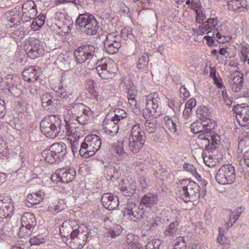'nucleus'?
<instances>
[{
	"label": "nucleus",
	"mask_w": 249,
	"mask_h": 249,
	"mask_svg": "<svg viewBox=\"0 0 249 249\" xmlns=\"http://www.w3.org/2000/svg\"><path fill=\"white\" fill-rule=\"evenodd\" d=\"M98 49L91 45H85L77 48L74 52V55L77 64H84L89 70L93 69L96 65V70L103 79L112 78L117 71V68L114 62L108 60L102 63L99 62Z\"/></svg>",
	"instance_id": "obj_1"
},
{
	"label": "nucleus",
	"mask_w": 249,
	"mask_h": 249,
	"mask_svg": "<svg viewBox=\"0 0 249 249\" xmlns=\"http://www.w3.org/2000/svg\"><path fill=\"white\" fill-rule=\"evenodd\" d=\"M40 126L42 133L49 139L62 135L61 130L64 128L59 117L54 115L45 116L41 121Z\"/></svg>",
	"instance_id": "obj_2"
},
{
	"label": "nucleus",
	"mask_w": 249,
	"mask_h": 249,
	"mask_svg": "<svg viewBox=\"0 0 249 249\" xmlns=\"http://www.w3.org/2000/svg\"><path fill=\"white\" fill-rule=\"evenodd\" d=\"M75 25L88 36L97 34L99 26L95 17L89 13L80 14L77 18Z\"/></svg>",
	"instance_id": "obj_3"
},
{
	"label": "nucleus",
	"mask_w": 249,
	"mask_h": 249,
	"mask_svg": "<svg viewBox=\"0 0 249 249\" xmlns=\"http://www.w3.org/2000/svg\"><path fill=\"white\" fill-rule=\"evenodd\" d=\"M102 142L99 136L92 134L86 136L80 145L79 154L85 158L95 155L101 148Z\"/></svg>",
	"instance_id": "obj_4"
},
{
	"label": "nucleus",
	"mask_w": 249,
	"mask_h": 249,
	"mask_svg": "<svg viewBox=\"0 0 249 249\" xmlns=\"http://www.w3.org/2000/svg\"><path fill=\"white\" fill-rule=\"evenodd\" d=\"M146 110L154 118L160 116L162 112V102L157 92H153L146 96Z\"/></svg>",
	"instance_id": "obj_5"
},
{
	"label": "nucleus",
	"mask_w": 249,
	"mask_h": 249,
	"mask_svg": "<svg viewBox=\"0 0 249 249\" xmlns=\"http://www.w3.org/2000/svg\"><path fill=\"white\" fill-rule=\"evenodd\" d=\"M215 178L217 181L221 184L232 183L235 178L234 167L231 164L222 166L219 169Z\"/></svg>",
	"instance_id": "obj_6"
},
{
	"label": "nucleus",
	"mask_w": 249,
	"mask_h": 249,
	"mask_svg": "<svg viewBox=\"0 0 249 249\" xmlns=\"http://www.w3.org/2000/svg\"><path fill=\"white\" fill-rule=\"evenodd\" d=\"M124 219L131 221H137L144 216V210L136 206L133 202H128L125 207L122 210Z\"/></svg>",
	"instance_id": "obj_7"
},
{
	"label": "nucleus",
	"mask_w": 249,
	"mask_h": 249,
	"mask_svg": "<svg viewBox=\"0 0 249 249\" xmlns=\"http://www.w3.org/2000/svg\"><path fill=\"white\" fill-rule=\"evenodd\" d=\"M89 232L88 230L84 231L78 229L77 231H74L70 237L69 246L71 249H81L85 245L88 238Z\"/></svg>",
	"instance_id": "obj_8"
},
{
	"label": "nucleus",
	"mask_w": 249,
	"mask_h": 249,
	"mask_svg": "<svg viewBox=\"0 0 249 249\" xmlns=\"http://www.w3.org/2000/svg\"><path fill=\"white\" fill-rule=\"evenodd\" d=\"M236 114V118L244 131L249 129V107L237 105L233 109Z\"/></svg>",
	"instance_id": "obj_9"
},
{
	"label": "nucleus",
	"mask_w": 249,
	"mask_h": 249,
	"mask_svg": "<svg viewBox=\"0 0 249 249\" xmlns=\"http://www.w3.org/2000/svg\"><path fill=\"white\" fill-rule=\"evenodd\" d=\"M206 22L211 31H213V34L215 35L217 42L220 43H224L231 41V36H225L220 32L221 31L218 26V20L217 18H209L206 20Z\"/></svg>",
	"instance_id": "obj_10"
},
{
	"label": "nucleus",
	"mask_w": 249,
	"mask_h": 249,
	"mask_svg": "<svg viewBox=\"0 0 249 249\" xmlns=\"http://www.w3.org/2000/svg\"><path fill=\"white\" fill-rule=\"evenodd\" d=\"M120 38L119 36L108 34L104 42V46L107 53L110 54H114L118 52L121 45Z\"/></svg>",
	"instance_id": "obj_11"
},
{
	"label": "nucleus",
	"mask_w": 249,
	"mask_h": 249,
	"mask_svg": "<svg viewBox=\"0 0 249 249\" xmlns=\"http://www.w3.org/2000/svg\"><path fill=\"white\" fill-rule=\"evenodd\" d=\"M11 199L8 197L0 196V217H6L11 214L14 210V206Z\"/></svg>",
	"instance_id": "obj_12"
},
{
	"label": "nucleus",
	"mask_w": 249,
	"mask_h": 249,
	"mask_svg": "<svg viewBox=\"0 0 249 249\" xmlns=\"http://www.w3.org/2000/svg\"><path fill=\"white\" fill-rule=\"evenodd\" d=\"M231 81L230 87L233 92H239L243 87L244 78L243 74L239 71H235L230 75Z\"/></svg>",
	"instance_id": "obj_13"
},
{
	"label": "nucleus",
	"mask_w": 249,
	"mask_h": 249,
	"mask_svg": "<svg viewBox=\"0 0 249 249\" xmlns=\"http://www.w3.org/2000/svg\"><path fill=\"white\" fill-rule=\"evenodd\" d=\"M65 106L66 109L71 111V113L75 117L82 113L87 114L91 113L90 108L83 104L73 102L67 104Z\"/></svg>",
	"instance_id": "obj_14"
},
{
	"label": "nucleus",
	"mask_w": 249,
	"mask_h": 249,
	"mask_svg": "<svg viewBox=\"0 0 249 249\" xmlns=\"http://www.w3.org/2000/svg\"><path fill=\"white\" fill-rule=\"evenodd\" d=\"M27 50H28V56L33 59L42 55L44 51L42 45L40 44L39 40H37L30 41L27 47Z\"/></svg>",
	"instance_id": "obj_15"
},
{
	"label": "nucleus",
	"mask_w": 249,
	"mask_h": 249,
	"mask_svg": "<svg viewBox=\"0 0 249 249\" xmlns=\"http://www.w3.org/2000/svg\"><path fill=\"white\" fill-rule=\"evenodd\" d=\"M79 228V226L75 221H65L60 228V234L61 236L68 237L69 235L71 236L74 231H77Z\"/></svg>",
	"instance_id": "obj_16"
},
{
	"label": "nucleus",
	"mask_w": 249,
	"mask_h": 249,
	"mask_svg": "<svg viewBox=\"0 0 249 249\" xmlns=\"http://www.w3.org/2000/svg\"><path fill=\"white\" fill-rule=\"evenodd\" d=\"M101 201L104 207L109 210H114L119 206V201L118 197L111 194H104L102 196Z\"/></svg>",
	"instance_id": "obj_17"
},
{
	"label": "nucleus",
	"mask_w": 249,
	"mask_h": 249,
	"mask_svg": "<svg viewBox=\"0 0 249 249\" xmlns=\"http://www.w3.org/2000/svg\"><path fill=\"white\" fill-rule=\"evenodd\" d=\"M44 196L45 193L42 190L33 192L27 196L25 203L28 207H32L40 203L43 200Z\"/></svg>",
	"instance_id": "obj_18"
},
{
	"label": "nucleus",
	"mask_w": 249,
	"mask_h": 249,
	"mask_svg": "<svg viewBox=\"0 0 249 249\" xmlns=\"http://www.w3.org/2000/svg\"><path fill=\"white\" fill-rule=\"evenodd\" d=\"M96 83L93 80L88 79L85 83V88L90 93L92 99L95 100L97 103L102 102L104 99V97L100 95L97 91V87L95 86Z\"/></svg>",
	"instance_id": "obj_19"
},
{
	"label": "nucleus",
	"mask_w": 249,
	"mask_h": 249,
	"mask_svg": "<svg viewBox=\"0 0 249 249\" xmlns=\"http://www.w3.org/2000/svg\"><path fill=\"white\" fill-rule=\"evenodd\" d=\"M40 74L39 70L34 66L26 68L22 72L24 80L29 82H35L37 81Z\"/></svg>",
	"instance_id": "obj_20"
},
{
	"label": "nucleus",
	"mask_w": 249,
	"mask_h": 249,
	"mask_svg": "<svg viewBox=\"0 0 249 249\" xmlns=\"http://www.w3.org/2000/svg\"><path fill=\"white\" fill-rule=\"evenodd\" d=\"M103 126L105 132L107 135L114 136L118 132V123L113 120H105L103 122Z\"/></svg>",
	"instance_id": "obj_21"
},
{
	"label": "nucleus",
	"mask_w": 249,
	"mask_h": 249,
	"mask_svg": "<svg viewBox=\"0 0 249 249\" xmlns=\"http://www.w3.org/2000/svg\"><path fill=\"white\" fill-rule=\"evenodd\" d=\"M5 14L7 20L11 23H14V26L15 25L18 26L19 25V20L20 19L19 17L20 7H16L10 11L6 12Z\"/></svg>",
	"instance_id": "obj_22"
},
{
	"label": "nucleus",
	"mask_w": 249,
	"mask_h": 249,
	"mask_svg": "<svg viewBox=\"0 0 249 249\" xmlns=\"http://www.w3.org/2000/svg\"><path fill=\"white\" fill-rule=\"evenodd\" d=\"M61 175V183H68L72 181L76 175V172L74 169L61 168L59 169Z\"/></svg>",
	"instance_id": "obj_23"
},
{
	"label": "nucleus",
	"mask_w": 249,
	"mask_h": 249,
	"mask_svg": "<svg viewBox=\"0 0 249 249\" xmlns=\"http://www.w3.org/2000/svg\"><path fill=\"white\" fill-rule=\"evenodd\" d=\"M130 124L132 125L130 136L129 138H133L135 140L145 141L144 133L140 128V124H135V122L133 120L129 121Z\"/></svg>",
	"instance_id": "obj_24"
},
{
	"label": "nucleus",
	"mask_w": 249,
	"mask_h": 249,
	"mask_svg": "<svg viewBox=\"0 0 249 249\" xmlns=\"http://www.w3.org/2000/svg\"><path fill=\"white\" fill-rule=\"evenodd\" d=\"M63 125L64 128L63 130H61L62 135L65 133L67 136L74 138L79 137V128L76 127L74 124H69L68 122L65 120L63 123Z\"/></svg>",
	"instance_id": "obj_25"
},
{
	"label": "nucleus",
	"mask_w": 249,
	"mask_h": 249,
	"mask_svg": "<svg viewBox=\"0 0 249 249\" xmlns=\"http://www.w3.org/2000/svg\"><path fill=\"white\" fill-rule=\"evenodd\" d=\"M199 118L202 121L203 132L212 133L213 132V129L216 126V122L212 119L204 117V115H200Z\"/></svg>",
	"instance_id": "obj_26"
},
{
	"label": "nucleus",
	"mask_w": 249,
	"mask_h": 249,
	"mask_svg": "<svg viewBox=\"0 0 249 249\" xmlns=\"http://www.w3.org/2000/svg\"><path fill=\"white\" fill-rule=\"evenodd\" d=\"M21 224L27 228L34 229L36 224V218L35 215L31 213H25L21 217Z\"/></svg>",
	"instance_id": "obj_27"
},
{
	"label": "nucleus",
	"mask_w": 249,
	"mask_h": 249,
	"mask_svg": "<svg viewBox=\"0 0 249 249\" xmlns=\"http://www.w3.org/2000/svg\"><path fill=\"white\" fill-rule=\"evenodd\" d=\"M141 201L146 207L151 208L158 203V195L150 192L148 193L143 196Z\"/></svg>",
	"instance_id": "obj_28"
},
{
	"label": "nucleus",
	"mask_w": 249,
	"mask_h": 249,
	"mask_svg": "<svg viewBox=\"0 0 249 249\" xmlns=\"http://www.w3.org/2000/svg\"><path fill=\"white\" fill-rule=\"evenodd\" d=\"M53 152V153L56 154V156L61 161L66 154V146L64 143H55L50 147Z\"/></svg>",
	"instance_id": "obj_29"
},
{
	"label": "nucleus",
	"mask_w": 249,
	"mask_h": 249,
	"mask_svg": "<svg viewBox=\"0 0 249 249\" xmlns=\"http://www.w3.org/2000/svg\"><path fill=\"white\" fill-rule=\"evenodd\" d=\"M128 147L130 151L133 153H137L142 149L145 141L129 138Z\"/></svg>",
	"instance_id": "obj_30"
},
{
	"label": "nucleus",
	"mask_w": 249,
	"mask_h": 249,
	"mask_svg": "<svg viewBox=\"0 0 249 249\" xmlns=\"http://www.w3.org/2000/svg\"><path fill=\"white\" fill-rule=\"evenodd\" d=\"M164 121L166 127L171 132L174 134L176 133L177 130V124H178L177 118L166 116L164 117Z\"/></svg>",
	"instance_id": "obj_31"
},
{
	"label": "nucleus",
	"mask_w": 249,
	"mask_h": 249,
	"mask_svg": "<svg viewBox=\"0 0 249 249\" xmlns=\"http://www.w3.org/2000/svg\"><path fill=\"white\" fill-rule=\"evenodd\" d=\"M53 151L49 149H46L42 152V157L45 160L50 163H54L56 162H59L60 160L56 156V154H53Z\"/></svg>",
	"instance_id": "obj_32"
},
{
	"label": "nucleus",
	"mask_w": 249,
	"mask_h": 249,
	"mask_svg": "<svg viewBox=\"0 0 249 249\" xmlns=\"http://www.w3.org/2000/svg\"><path fill=\"white\" fill-rule=\"evenodd\" d=\"M42 105L45 110H49L53 106V97L48 92L43 93L41 97Z\"/></svg>",
	"instance_id": "obj_33"
},
{
	"label": "nucleus",
	"mask_w": 249,
	"mask_h": 249,
	"mask_svg": "<svg viewBox=\"0 0 249 249\" xmlns=\"http://www.w3.org/2000/svg\"><path fill=\"white\" fill-rule=\"evenodd\" d=\"M178 231V224L177 223H171L169 226L166 227L164 231V234L166 236L173 237L177 235Z\"/></svg>",
	"instance_id": "obj_34"
},
{
	"label": "nucleus",
	"mask_w": 249,
	"mask_h": 249,
	"mask_svg": "<svg viewBox=\"0 0 249 249\" xmlns=\"http://www.w3.org/2000/svg\"><path fill=\"white\" fill-rule=\"evenodd\" d=\"M149 61V55L148 54L145 53L142 55L138 60L137 62V67L140 70L145 69L148 65Z\"/></svg>",
	"instance_id": "obj_35"
},
{
	"label": "nucleus",
	"mask_w": 249,
	"mask_h": 249,
	"mask_svg": "<svg viewBox=\"0 0 249 249\" xmlns=\"http://www.w3.org/2000/svg\"><path fill=\"white\" fill-rule=\"evenodd\" d=\"M104 173L107 175V179H111L113 178H116L119 177L118 170L112 166L106 167Z\"/></svg>",
	"instance_id": "obj_36"
},
{
	"label": "nucleus",
	"mask_w": 249,
	"mask_h": 249,
	"mask_svg": "<svg viewBox=\"0 0 249 249\" xmlns=\"http://www.w3.org/2000/svg\"><path fill=\"white\" fill-rule=\"evenodd\" d=\"M127 113L123 109L117 108L114 111V116L112 119L113 121L121 123V121L127 117Z\"/></svg>",
	"instance_id": "obj_37"
},
{
	"label": "nucleus",
	"mask_w": 249,
	"mask_h": 249,
	"mask_svg": "<svg viewBox=\"0 0 249 249\" xmlns=\"http://www.w3.org/2000/svg\"><path fill=\"white\" fill-rule=\"evenodd\" d=\"M209 136H210V147H209V150L212 149H214L217 147L220 141V136L214 132L210 133Z\"/></svg>",
	"instance_id": "obj_38"
},
{
	"label": "nucleus",
	"mask_w": 249,
	"mask_h": 249,
	"mask_svg": "<svg viewBox=\"0 0 249 249\" xmlns=\"http://www.w3.org/2000/svg\"><path fill=\"white\" fill-rule=\"evenodd\" d=\"M193 189V188H189V191L188 188H183L184 196H183V199L184 202H192L194 198V195H195Z\"/></svg>",
	"instance_id": "obj_39"
},
{
	"label": "nucleus",
	"mask_w": 249,
	"mask_h": 249,
	"mask_svg": "<svg viewBox=\"0 0 249 249\" xmlns=\"http://www.w3.org/2000/svg\"><path fill=\"white\" fill-rule=\"evenodd\" d=\"M240 2L238 0H231L228 2V9L235 12L240 13Z\"/></svg>",
	"instance_id": "obj_40"
},
{
	"label": "nucleus",
	"mask_w": 249,
	"mask_h": 249,
	"mask_svg": "<svg viewBox=\"0 0 249 249\" xmlns=\"http://www.w3.org/2000/svg\"><path fill=\"white\" fill-rule=\"evenodd\" d=\"M123 231L122 227L119 225H115L108 230V234L112 238L120 235Z\"/></svg>",
	"instance_id": "obj_41"
},
{
	"label": "nucleus",
	"mask_w": 249,
	"mask_h": 249,
	"mask_svg": "<svg viewBox=\"0 0 249 249\" xmlns=\"http://www.w3.org/2000/svg\"><path fill=\"white\" fill-rule=\"evenodd\" d=\"M174 249H187L186 242L184 237L177 238L174 244Z\"/></svg>",
	"instance_id": "obj_42"
},
{
	"label": "nucleus",
	"mask_w": 249,
	"mask_h": 249,
	"mask_svg": "<svg viewBox=\"0 0 249 249\" xmlns=\"http://www.w3.org/2000/svg\"><path fill=\"white\" fill-rule=\"evenodd\" d=\"M198 133L199 134L198 135L199 139L203 140L206 144L205 150L209 151V147H210V136H209L210 133L205 132H199Z\"/></svg>",
	"instance_id": "obj_43"
},
{
	"label": "nucleus",
	"mask_w": 249,
	"mask_h": 249,
	"mask_svg": "<svg viewBox=\"0 0 249 249\" xmlns=\"http://www.w3.org/2000/svg\"><path fill=\"white\" fill-rule=\"evenodd\" d=\"M202 124V121L200 119L199 121L194 122L191 125V129L192 132L194 134H197L199 132H203Z\"/></svg>",
	"instance_id": "obj_44"
},
{
	"label": "nucleus",
	"mask_w": 249,
	"mask_h": 249,
	"mask_svg": "<svg viewBox=\"0 0 249 249\" xmlns=\"http://www.w3.org/2000/svg\"><path fill=\"white\" fill-rule=\"evenodd\" d=\"M145 127L147 131L149 133H154L157 130V124L155 120H146Z\"/></svg>",
	"instance_id": "obj_45"
},
{
	"label": "nucleus",
	"mask_w": 249,
	"mask_h": 249,
	"mask_svg": "<svg viewBox=\"0 0 249 249\" xmlns=\"http://www.w3.org/2000/svg\"><path fill=\"white\" fill-rule=\"evenodd\" d=\"M45 236L43 234H38L37 235L30 238V242L32 245H38L45 242Z\"/></svg>",
	"instance_id": "obj_46"
},
{
	"label": "nucleus",
	"mask_w": 249,
	"mask_h": 249,
	"mask_svg": "<svg viewBox=\"0 0 249 249\" xmlns=\"http://www.w3.org/2000/svg\"><path fill=\"white\" fill-rule=\"evenodd\" d=\"M33 229L27 228L25 226H22L20 228L18 233V236L20 238H26L29 236L32 233Z\"/></svg>",
	"instance_id": "obj_47"
},
{
	"label": "nucleus",
	"mask_w": 249,
	"mask_h": 249,
	"mask_svg": "<svg viewBox=\"0 0 249 249\" xmlns=\"http://www.w3.org/2000/svg\"><path fill=\"white\" fill-rule=\"evenodd\" d=\"M128 103L132 109L133 112L136 115H138L141 113L140 108L137 107V104L135 98H127Z\"/></svg>",
	"instance_id": "obj_48"
},
{
	"label": "nucleus",
	"mask_w": 249,
	"mask_h": 249,
	"mask_svg": "<svg viewBox=\"0 0 249 249\" xmlns=\"http://www.w3.org/2000/svg\"><path fill=\"white\" fill-rule=\"evenodd\" d=\"M91 114L90 113H88L87 114H81V115H79L76 116V120L78 121L79 124L81 125H86L88 123V121L89 118V116Z\"/></svg>",
	"instance_id": "obj_49"
},
{
	"label": "nucleus",
	"mask_w": 249,
	"mask_h": 249,
	"mask_svg": "<svg viewBox=\"0 0 249 249\" xmlns=\"http://www.w3.org/2000/svg\"><path fill=\"white\" fill-rule=\"evenodd\" d=\"M183 167L184 169L190 172L192 175H195L196 178H197L198 176V178H201V176L197 174L195 167L193 164L185 163L183 164Z\"/></svg>",
	"instance_id": "obj_50"
},
{
	"label": "nucleus",
	"mask_w": 249,
	"mask_h": 249,
	"mask_svg": "<svg viewBox=\"0 0 249 249\" xmlns=\"http://www.w3.org/2000/svg\"><path fill=\"white\" fill-rule=\"evenodd\" d=\"M219 235L217 238V242L221 245L228 244V240L224 235V231L222 228H218Z\"/></svg>",
	"instance_id": "obj_51"
},
{
	"label": "nucleus",
	"mask_w": 249,
	"mask_h": 249,
	"mask_svg": "<svg viewBox=\"0 0 249 249\" xmlns=\"http://www.w3.org/2000/svg\"><path fill=\"white\" fill-rule=\"evenodd\" d=\"M124 142H118L114 146V149L116 152L120 156L124 155L126 153L125 150L124 148Z\"/></svg>",
	"instance_id": "obj_52"
},
{
	"label": "nucleus",
	"mask_w": 249,
	"mask_h": 249,
	"mask_svg": "<svg viewBox=\"0 0 249 249\" xmlns=\"http://www.w3.org/2000/svg\"><path fill=\"white\" fill-rule=\"evenodd\" d=\"M196 21L197 23L202 24L204 22V20L206 19L205 15L202 12L201 10H196Z\"/></svg>",
	"instance_id": "obj_53"
},
{
	"label": "nucleus",
	"mask_w": 249,
	"mask_h": 249,
	"mask_svg": "<svg viewBox=\"0 0 249 249\" xmlns=\"http://www.w3.org/2000/svg\"><path fill=\"white\" fill-rule=\"evenodd\" d=\"M43 25V21L39 20V18H35L33 20L31 25V28L34 31L38 30Z\"/></svg>",
	"instance_id": "obj_54"
},
{
	"label": "nucleus",
	"mask_w": 249,
	"mask_h": 249,
	"mask_svg": "<svg viewBox=\"0 0 249 249\" xmlns=\"http://www.w3.org/2000/svg\"><path fill=\"white\" fill-rule=\"evenodd\" d=\"M36 4L32 0H27L24 2L22 4V11H26L30 10L34 7H36Z\"/></svg>",
	"instance_id": "obj_55"
},
{
	"label": "nucleus",
	"mask_w": 249,
	"mask_h": 249,
	"mask_svg": "<svg viewBox=\"0 0 249 249\" xmlns=\"http://www.w3.org/2000/svg\"><path fill=\"white\" fill-rule=\"evenodd\" d=\"M237 219L238 217L235 216V213L233 212L231 213L230 214L229 220L225 224L227 229L231 227Z\"/></svg>",
	"instance_id": "obj_56"
},
{
	"label": "nucleus",
	"mask_w": 249,
	"mask_h": 249,
	"mask_svg": "<svg viewBox=\"0 0 249 249\" xmlns=\"http://www.w3.org/2000/svg\"><path fill=\"white\" fill-rule=\"evenodd\" d=\"M122 194L126 196H132L135 192V189L133 188H121Z\"/></svg>",
	"instance_id": "obj_57"
},
{
	"label": "nucleus",
	"mask_w": 249,
	"mask_h": 249,
	"mask_svg": "<svg viewBox=\"0 0 249 249\" xmlns=\"http://www.w3.org/2000/svg\"><path fill=\"white\" fill-rule=\"evenodd\" d=\"M11 36L15 39L16 38H21L24 37V32L22 31L20 29H18L17 30H12Z\"/></svg>",
	"instance_id": "obj_58"
},
{
	"label": "nucleus",
	"mask_w": 249,
	"mask_h": 249,
	"mask_svg": "<svg viewBox=\"0 0 249 249\" xmlns=\"http://www.w3.org/2000/svg\"><path fill=\"white\" fill-rule=\"evenodd\" d=\"M199 29L201 30L202 36L205 34H209L212 31L210 28V26L208 25L206 21L199 25Z\"/></svg>",
	"instance_id": "obj_59"
},
{
	"label": "nucleus",
	"mask_w": 249,
	"mask_h": 249,
	"mask_svg": "<svg viewBox=\"0 0 249 249\" xmlns=\"http://www.w3.org/2000/svg\"><path fill=\"white\" fill-rule=\"evenodd\" d=\"M61 175L59 173V169L56 171L55 173H54L51 176V180L54 183L58 184V183L61 182Z\"/></svg>",
	"instance_id": "obj_60"
},
{
	"label": "nucleus",
	"mask_w": 249,
	"mask_h": 249,
	"mask_svg": "<svg viewBox=\"0 0 249 249\" xmlns=\"http://www.w3.org/2000/svg\"><path fill=\"white\" fill-rule=\"evenodd\" d=\"M137 94L136 87L133 85L130 86L127 91V98H136Z\"/></svg>",
	"instance_id": "obj_61"
},
{
	"label": "nucleus",
	"mask_w": 249,
	"mask_h": 249,
	"mask_svg": "<svg viewBox=\"0 0 249 249\" xmlns=\"http://www.w3.org/2000/svg\"><path fill=\"white\" fill-rule=\"evenodd\" d=\"M241 12H247L249 10V0H240Z\"/></svg>",
	"instance_id": "obj_62"
},
{
	"label": "nucleus",
	"mask_w": 249,
	"mask_h": 249,
	"mask_svg": "<svg viewBox=\"0 0 249 249\" xmlns=\"http://www.w3.org/2000/svg\"><path fill=\"white\" fill-rule=\"evenodd\" d=\"M160 222L159 218L158 217H153L149 219L147 222L148 226H149L150 229L152 227H156L158 225V223Z\"/></svg>",
	"instance_id": "obj_63"
},
{
	"label": "nucleus",
	"mask_w": 249,
	"mask_h": 249,
	"mask_svg": "<svg viewBox=\"0 0 249 249\" xmlns=\"http://www.w3.org/2000/svg\"><path fill=\"white\" fill-rule=\"evenodd\" d=\"M156 242H157L156 240H152L148 242L145 246V249H159L158 244L156 246Z\"/></svg>",
	"instance_id": "obj_64"
}]
</instances>
